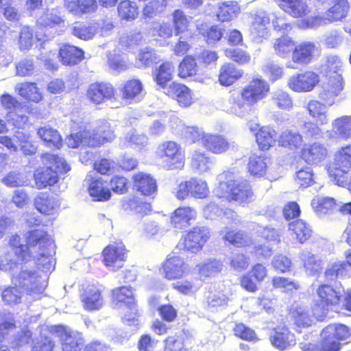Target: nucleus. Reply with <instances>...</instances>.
I'll list each match as a JSON object with an SVG mask.
<instances>
[{"label":"nucleus","instance_id":"f257e3e1","mask_svg":"<svg viewBox=\"0 0 351 351\" xmlns=\"http://www.w3.org/2000/svg\"><path fill=\"white\" fill-rule=\"evenodd\" d=\"M56 251L55 243H8L0 250V271L13 270L21 262L34 258L39 269L51 272L56 263Z\"/></svg>","mask_w":351,"mask_h":351},{"label":"nucleus","instance_id":"f03ea898","mask_svg":"<svg viewBox=\"0 0 351 351\" xmlns=\"http://www.w3.org/2000/svg\"><path fill=\"white\" fill-rule=\"evenodd\" d=\"M269 91V86L265 80L261 77L254 78L241 92L230 95L226 111L243 117L250 114L252 107L265 97Z\"/></svg>","mask_w":351,"mask_h":351},{"label":"nucleus","instance_id":"7ed1b4c3","mask_svg":"<svg viewBox=\"0 0 351 351\" xmlns=\"http://www.w3.org/2000/svg\"><path fill=\"white\" fill-rule=\"evenodd\" d=\"M343 63L341 58L335 55L326 57L325 62L321 65V73L328 79L319 93V97L326 104L332 106L343 89V82L341 76Z\"/></svg>","mask_w":351,"mask_h":351},{"label":"nucleus","instance_id":"20e7f679","mask_svg":"<svg viewBox=\"0 0 351 351\" xmlns=\"http://www.w3.org/2000/svg\"><path fill=\"white\" fill-rule=\"evenodd\" d=\"M219 184L214 193L220 198L232 199L240 204H246L253 198L251 186L246 180H235L232 171H225L217 177Z\"/></svg>","mask_w":351,"mask_h":351},{"label":"nucleus","instance_id":"39448f33","mask_svg":"<svg viewBox=\"0 0 351 351\" xmlns=\"http://www.w3.org/2000/svg\"><path fill=\"white\" fill-rule=\"evenodd\" d=\"M350 10L348 0H334L333 5L322 15H315L301 20V28H317L328 23L341 21L347 16Z\"/></svg>","mask_w":351,"mask_h":351},{"label":"nucleus","instance_id":"423d86ee","mask_svg":"<svg viewBox=\"0 0 351 351\" xmlns=\"http://www.w3.org/2000/svg\"><path fill=\"white\" fill-rule=\"evenodd\" d=\"M14 285L20 287L27 295L38 299L44 292L47 282L43 277L32 270L23 269L13 278Z\"/></svg>","mask_w":351,"mask_h":351},{"label":"nucleus","instance_id":"0eeeda50","mask_svg":"<svg viewBox=\"0 0 351 351\" xmlns=\"http://www.w3.org/2000/svg\"><path fill=\"white\" fill-rule=\"evenodd\" d=\"M321 337V346L324 351H339L340 341L347 339L350 332L343 324H330L323 329Z\"/></svg>","mask_w":351,"mask_h":351},{"label":"nucleus","instance_id":"6e6552de","mask_svg":"<svg viewBox=\"0 0 351 351\" xmlns=\"http://www.w3.org/2000/svg\"><path fill=\"white\" fill-rule=\"evenodd\" d=\"M158 154L167 158L165 167L169 169H182L185 162V154L174 141L164 142L158 146Z\"/></svg>","mask_w":351,"mask_h":351},{"label":"nucleus","instance_id":"1a4fd4ad","mask_svg":"<svg viewBox=\"0 0 351 351\" xmlns=\"http://www.w3.org/2000/svg\"><path fill=\"white\" fill-rule=\"evenodd\" d=\"M319 82V76L313 71H306L291 76L287 81L288 87L294 92H310Z\"/></svg>","mask_w":351,"mask_h":351},{"label":"nucleus","instance_id":"9d476101","mask_svg":"<svg viewBox=\"0 0 351 351\" xmlns=\"http://www.w3.org/2000/svg\"><path fill=\"white\" fill-rule=\"evenodd\" d=\"M104 263L112 271L122 268L127 256V250L123 243H113L108 245L103 250Z\"/></svg>","mask_w":351,"mask_h":351},{"label":"nucleus","instance_id":"9b49d317","mask_svg":"<svg viewBox=\"0 0 351 351\" xmlns=\"http://www.w3.org/2000/svg\"><path fill=\"white\" fill-rule=\"evenodd\" d=\"M342 289L336 287L334 289L331 286L327 285H322L319 287L317 290V295L323 305L324 310L322 313L318 312V308H315L313 311V314L317 318H322L326 315L325 307L328 310V308L336 306L340 301V298L342 295Z\"/></svg>","mask_w":351,"mask_h":351},{"label":"nucleus","instance_id":"f8f14e48","mask_svg":"<svg viewBox=\"0 0 351 351\" xmlns=\"http://www.w3.org/2000/svg\"><path fill=\"white\" fill-rule=\"evenodd\" d=\"M334 165L328 167V174L331 178H337L336 175L348 173L351 169V144L345 145L335 152Z\"/></svg>","mask_w":351,"mask_h":351},{"label":"nucleus","instance_id":"ddd939ff","mask_svg":"<svg viewBox=\"0 0 351 351\" xmlns=\"http://www.w3.org/2000/svg\"><path fill=\"white\" fill-rule=\"evenodd\" d=\"M320 49L314 43L306 41L294 46L291 60L294 63L300 65L309 64L313 58L318 56Z\"/></svg>","mask_w":351,"mask_h":351},{"label":"nucleus","instance_id":"4468645a","mask_svg":"<svg viewBox=\"0 0 351 351\" xmlns=\"http://www.w3.org/2000/svg\"><path fill=\"white\" fill-rule=\"evenodd\" d=\"M51 332L62 341V351H81L83 341L80 333L68 331L61 326H54Z\"/></svg>","mask_w":351,"mask_h":351},{"label":"nucleus","instance_id":"2eb2a0df","mask_svg":"<svg viewBox=\"0 0 351 351\" xmlns=\"http://www.w3.org/2000/svg\"><path fill=\"white\" fill-rule=\"evenodd\" d=\"M171 127L177 134L191 143L201 139L203 141V138L206 135L202 129L196 126H187L176 117L171 119Z\"/></svg>","mask_w":351,"mask_h":351},{"label":"nucleus","instance_id":"dca6fc26","mask_svg":"<svg viewBox=\"0 0 351 351\" xmlns=\"http://www.w3.org/2000/svg\"><path fill=\"white\" fill-rule=\"evenodd\" d=\"M270 18L265 11H258L253 18L250 25V33L256 42H261L269 35Z\"/></svg>","mask_w":351,"mask_h":351},{"label":"nucleus","instance_id":"f3484780","mask_svg":"<svg viewBox=\"0 0 351 351\" xmlns=\"http://www.w3.org/2000/svg\"><path fill=\"white\" fill-rule=\"evenodd\" d=\"M328 155L327 147L319 143L306 145L302 150V158L308 164L317 165Z\"/></svg>","mask_w":351,"mask_h":351},{"label":"nucleus","instance_id":"a211bd4d","mask_svg":"<svg viewBox=\"0 0 351 351\" xmlns=\"http://www.w3.org/2000/svg\"><path fill=\"white\" fill-rule=\"evenodd\" d=\"M165 93L176 99L183 107H188L193 102V93L184 84L173 82L167 88Z\"/></svg>","mask_w":351,"mask_h":351},{"label":"nucleus","instance_id":"6ab92c4d","mask_svg":"<svg viewBox=\"0 0 351 351\" xmlns=\"http://www.w3.org/2000/svg\"><path fill=\"white\" fill-rule=\"evenodd\" d=\"M36 208L44 215H54L58 213L60 203L59 199L47 193H40L34 199Z\"/></svg>","mask_w":351,"mask_h":351},{"label":"nucleus","instance_id":"aec40b11","mask_svg":"<svg viewBox=\"0 0 351 351\" xmlns=\"http://www.w3.org/2000/svg\"><path fill=\"white\" fill-rule=\"evenodd\" d=\"M163 270L166 278L174 280L182 278L186 274L188 268L181 258L170 256L167 258L163 265Z\"/></svg>","mask_w":351,"mask_h":351},{"label":"nucleus","instance_id":"412c9836","mask_svg":"<svg viewBox=\"0 0 351 351\" xmlns=\"http://www.w3.org/2000/svg\"><path fill=\"white\" fill-rule=\"evenodd\" d=\"M114 138V132L108 122L102 121L101 125L93 130L89 136V147H97L106 142L112 141Z\"/></svg>","mask_w":351,"mask_h":351},{"label":"nucleus","instance_id":"4be33fe9","mask_svg":"<svg viewBox=\"0 0 351 351\" xmlns=\"http://www.w3.org/2000/svg\"><path fill=\"white\" fill-rule=\"evenodd\" d=\"M279 6L285 12L295 18H302L311 12L305 0H279Z\"/></svg>","mask_w":351,"mask_h":351},{"label":"nucleus","instance_id":"5701e85b","mask_svg":"<svg viewBox=\"0 0 351 351\" xmlns=\"http://www.w3.org/2000/svg\"><path fill=\"white\" fill-rule=\"evenodd\" d=\"M114 95V89L110 84L94 83L89 86V99L95 104L110 99Z\"/></svg>","mask_w":351,"mask_h":351},{"label":"nucleus","instance_id":"b1692460","mask_svg":"<svg viewBox=\"0 0 351 351\" xmlns=\"http://www.w3.org/2000/svg\"><path fill=\"white\" fill-rule=\"evenodd\" d=\"M122 99L131 101H139L143 96L144 90L139 80H128L120 88Z\"/></svg>","mask_w":351,"mask_h":351},{"label":"nucleus","instance_id":"393cba45","mask_svg":"<svg viewBox=\"0 0 351 351\" xmlns=\"http://www.w3.org/2000/svg\"><path fill=\"white\" fill-rule=\"evenodd\" d=\"M311 206L317 215L322 217L339 210L341 203L332 197H315L311 201Z\"/></svg>","mask_w":351,"mask_h":351},{"label":"nucleus","instance_id":"a878e982","mask_svg":"<svg viewBox=\"0 0 351 351\" xmlns=\"http://www.w3.org/2000/svg\"><path fill=\"white\" fill-rule=\"evenodd\" d=\"M272 345L278 349L285 350L295 344L294 335L286 327L277 328L270 337Z\"/></svg>","mask_w":351,"mask_h":351},{"label":"nucleus","instance_id":"bb28decb","mask_svg":"<svg viewBox=\"0 0 351 351\" xmlns=\"http://www.w3.org/2000/svg\"><path fill=\"white\" fill-rule=\"evenodd\" d=\"M34 180L38 189H45L58 182V172L53 169L52 166L47 165L45 167L36 170L34 173Z\"/></svg>","mask_w":351,"mask_h":351},{"label":"nucleus","instance_id":"cd10ccee","mask_svg":"<svg viewBox=\"0 0 351 351\" xmlns=\"http://www.w3.org/2000/svg\"><path fill=\"white\" fill-rule=\"evenodd\" d=\"M84 51L79 47L68 44L63 45L59 50L61 62L64 65H75L84 57Z\"/></svg>","mask_w":351,"mask_h":351},{"label":"nucleus","instance_id":"c85d7f7f","mask_svg":"<svg viewBox=\"0 0 351 351\" xmlns=\"http://www.w3.org/2000/svg\"><path fill=\"white\" fill-rule=\"evenodd\" d=\"M203 145L214 154H222L230 147L229 141L222 135L206 134L203 138Z\"/></svg>","mask_w":351,"mask_h":351},{"label":"nucleus","instance_id":"c756f323","mask_svg":"<svg viewBox=\"0 0 351 351\" xmlns=\"http://www.w3.org/2000/svg\"><path fill=\"white\" fill-rule=\"evenodd\" d=\"M134 186L144 195H152L156 191V180L147 173L139 172L133 176Z\"/></svg>","mask_w":351,"mask_h":351},{"label":"nucleus","instance_id":"7c9ffc66","mask_svg":"<svg viewBox=\"0 0 351 351\" xmlns=\"http://www.w3.org/2000/svg\"><path fill=\"white\" fill-rule=\"evenodd\" d=\"M243 73V71L237 68L233 64H224L219 71V82L222 86H229L241 78Z\"/></svg>","mask_w":351,"mask_h":351},{"label":"nucleus","instance_id":"2f4dec72","mask_svg":"<svg viewBox=\"0 0 351 351\" xmlns=\"http://www.w3.org/2000/svg\"><path fill=\"white\" fill-rule=\"evenodd\" d=\"M240 12V7L237 2L228 1L219 3L216 15L219 21H230L237 16Z\"/></svg>","mask_w":351,"mask_h":351},{"label":"nucleus","instance_id":"473e14b6","mask_svg":"<svg viewBox=\"0 0 351 351\" xmlns=\"http://www.w3.org/2000/svg\"><path fill=\"white\" fill-rule=\"evenodd\" d=\"M191 165L197 173L208 172L213 167V160L204 152H194L191 156Z\"/></svg>","mask_w":351,"mask_h":351},{"label":"nucleus","instance_id":"72a5a7b5","mask_svg":"<svg viewBox=\"0 0 351 351\" xmlns=\"http://www.w3.org/2000/svg\"><path fill=\"white\" fill-rule=\"evenodd\" d=\"M196 212L191 207H180L177 208L171 216V223L176 228H183L189 224L194 219Z\"/></svg>","mask_w":351,"mask_h":351},{"label":"nucleus","instance_id":"f704fd0d","mask_svg":"<svg viewBox=\"0 0 351 351\" xmlns=\"http://www.w3.org/2000/svg\"><path fill=\"white\" fill-rule=\"evenodd\" d=\"M276 137V131L269 126H263L256 134V142L262 150H267L273 146Z\"/></svg>","mask_w":351,"mask_h":351},{"label":"nucleus","instance_id":"c9c22d12","mask_svg":"<svg viewBox=\"0 0 351 351\" xmlns=\"http://www.w3.org/2000/svg\"><path fill=\"white\" fill-rule=\"evenodd\" d=\"M332 131L330 134L343 139L351 138V116H342L336 119L332 123Z\"/></svg>","mask_w":351,"mask_h":351},{"label":"nucleus","instance_id":"e433bc0d","mask_svg":"<svg viewBox=\"0 0 351 351\" xmlns=\"http://www.w3.org/2000/svg\"><path fill=\"white\" fill-rule=\"evenodd\" d=\"M294 46V41L288 36L275 39L273 44L275 53L282 58H289L291 53H293Z\"/></svg>","mask_w":351,"mask_h":351},{"label":"nucleus","instance_id":"4c0bfd02","mask_svg":"<svg viewBox=\"0 0 351 351\" xmlns=\"http://www.w3.org/2000/svg\"><path fill=\"white\" fill-rule=\"evenodd\" d=\"M38 134L48 147L59 148L62 144V138L59 132L50 126H44L39 128Z\"/></svg>","mask_w":351,"mask_h":351},{"label":"nucleus","instance_id":"58836bf2","mask_svg":"<svg viewBox=\"0 0 351 351\" xmlns=\"http://www.w3.org/2000/svg\"><path fill=\"white\" fill-rule=\"evenodd\" d=\"M223 267L221 261L216 259H208L197 264L195 269L200 278H207L219 272Z\"/></svg>","mask_w":351,"mask_h":351},{"label":"nucleus","instance_id":"ea45409f","mask_svg":"<svg viewBox=\"0 0 351 351\" xmlns=\"http://www.w3.org/2000/svg\"><path fill=\"white\" fill-rule=\"evenodd\" d=\"M89 195L94 201H106L110 199L111 193L110 190L104 186L101 178H97L89 184Z\"/></svg>","mask_w":351,"mask_h":351},{"label":"nucleus","instance_id":"a19ab883","mask_svg":"<svg viewBox=\"0 0 351 351\" xmlns=\"http://www.w3.org/2000/svg\"><path fill=\"white\" fill-rule=\"evenodd\" d=\"M174 66L171 62L162 63L158 69L156 70L155 81L157 84L162 88H165L167 82L173 77L174 73Z\"/></svg>","mask_w":351,"mask_h":351},{"label":"nucleus","instance_id":"79ce46f5","mask_svg":"<svg viewBox=\"0 0 351 351\" xmlns=\"http://www.w3.org/2000/svg\"><path fill=\"white\" fill-rule=\"evenodd\" d=\"M301 258L303 261L306 271L308 275L315 276L322 271V260L315 254L305 252L301 254Z\"/></svg>","mask_w":351,"mask_h":351},{"label":"nucleus","instance_id":"37998d69","mask_svg":"<svg viewBox=\"0 0 351 351\" xmlns=\"http://www.w3.org/2000/svg\"><path fill=\"white\" fill-rule=\"evenodd\" d=\"M269 162L266 157L253 155L249 159L248 170L254 176L262 177L266 173Z\"/></svg>","mask_w":351,"mask_h":351},{"label":"nucleus","instance_id":"c03bdc74","mask_svg":"<svg viewBox=\"0 0 351 351\" xmlns=\"http://www.w3.org/2000/svg\"><path fill=\"white\" fill-rule=\"evenodd\" d=\"M16 89L18 93L25 99L36 103L41 99V95L34 83L19 84L16 85Z\"/></svg>","mask_w":351,"mask_h":351},{"label":"nucleus","instance_id":"a18cd8bd","mask_svg":"<svg viewBox=\"0 0 351 351\" xmlns=\"http://www.w3.org/2000/svg\"><path fill=\"white\" fill-rule=\"evenodd\" d=\"M119 16L125 21H132L138 14V8L135 2L130 1H122L117 7Z\"/></svg>","mask_w":351,"mask_h":351},{"label":"nucleus","instance_id":"49530a36","mask_svg":"<svg viewBox=\"0 0 351 351\" xmlns=\"http://www.w3.org/2000/svg\"><path fill=\"white\" fill-rule=\"evenodd\" d=\"M43 162L48 166H52L58 173H66L70 170L69 165L64 158L54 154L46 153L42 156Z\"/></svg>","mask_w":351,"mask_h":351},{"label":"nucleus","instance_id":"de8ad7c7","mask_svg":"<svg viewBox=\"0 0 351 351\" xmlns=\"http://www.w3.org/2000/svg\"><path fill=\"white\" fill-rule=\"evenodd\" d=\"M289 230L295 234L293 239L299 241H305L311 237L312 231L310 227L302 220H297L289 223Z\"/></svg>","mask_w":351,"mask_h":351},{"label":"nucleus","instance_id":"09e8293b","mask_svg":"<svg viewBox=\"0 0 351 351\" xmlns=\"http://www.w3.org/2000/svg\"><path fill=\"white\" fill-rule=\"evenodd\" d=\"M302 141V136L299 132L289 129L282 132L279 139V143L282 146L295 148L300 147Z\"/></svg>","mask_w":351,"mask_h":351},{"label":"nucleus","instance_id":"8fccbe9b","mask_svg":"<svg viewBox=\"0 0 351 351\" xmlns=\"http://www.w3.org/2000/svg\"><path fill=\"white\" fill-rule=\"evenodd\" d=\"M183 237L184 241H207L210 237V232L207 227L196 226L187 231Z\"/></svg>","mask_w":351,"mask_h":351},{"label":"nucleus","instance_id":"3c124183","mask_svg":"<svg viewBox=\"0 0 351 351\" xmlns=\"http://www.w3.org/2000/svg\"><path fill=\"white\" fill-rule=\"evenodd\" d=\"M307 109L309 114L315 118L317 122L321 124L328 123L326 108L324 105L318 101L312 100L308 104Z\"/></svg>","mask_w":351,"mask_h":351},{"label":"nucleus","instance_id":"603ef678","mask_svg":"<svg viewBox=\"0 0 351 351\" xmlns=\"http://www.w3.org/2000/svg\"><path fill=\"white\" fill-rule=\"evenodd\" d=\"M191 195L195 198H205L209 193L207 182L197 178L189 179Z\"/></svg>","mask_w":351,"mask_h":351},{"label":"nucleus","instance_id":"864d4df0","mask_svg":"<svg viewBox=\"0 0 351 351\" xmlns=\"http://www.w3.org/2000/svg\"><path fill=\"white\" fill-rule=\"evenodd\" d=\"M114 302L123 303L125 306L135 304L133 291L130 287H121L112 291Z\"/></svg>","mask_w":351,"mask_h":351},{"label":"nucleus","instance_id":"5fc2aeb1","mask_svg":"<svg viewBox=\"0 0 351 351\" xmlns=\"http://www.w3.org/2000/svg\"><path fill=\"white\" fill-rule=\"evenodd\" d=\"M25 294L19 287L14 286L5 289L1 294L4 302L9 305H16L21 302L22 298Z\"/></svg>","mask_w":351,"mask_h":351},{"label":"nucleus","instance_id":"6e6d98bb","mask_svg":"<svg viewBox=\"0 0 351 351\" xmlns=\"http://www.w3.org/2000/svg\"><path fill=\"white\" fill-rule=\"evenodd\" d=\"M272 102L280 109L289 110L293 107V101L286 91L277 90L272 93Z\"/></svg>","mask_w":351,"mask_h":351},{"label":"nucleus","instance_id":"4d7b16f0","mask_svg":"<svg viewBox=\"0 0 351 351\" xmlns=\"http://www.w3.org/2000/svg\"><path fill=\"white\" fill-rule=\"evenodd\" d=\"M145 5L143 14L147 18H153L165 10L167 4V0H148Z\"/></svg>","mask_w":351,"mask_h":351},{"label":"nucleus","instance_id":"13d9d810","mask_svg":"<svg viewBox=\"0 0 351 351\" xmlns=\"http://www.w3.org/2000/svg\"><path fill=\"white\" fill-rule=\"evenodd\" d=\"M197 71V66L195 59L191 56H186L179 65L178 75L185 78L195 75Z\"/></svg>","mask_w":351,"mask_h":351},{"label":"nucleus","instance_id":"bf43d9fd","mask_svg":"<svg viewBox=\"0 0 351 351\" xmlns=\"http://www.w3.org/2000/svg\"><path fill=\"white\" fill-rule=\"evenodd\" d=\"M15 326L14 315L10 312L0 311V341H2L4 335Z\"/></svg>","mask_w":351,"mask_h":351},{"label":"nucleus","instance_id":"052dcab7","mask_svg":"<svg viewBox=\"0 0 351 351\" xmlns=\"http://www.w3.org/2000/svg\"><path fill=\"white\" fill-rule=\"evenodd\" d=\"M136 60L138 66H149L159 61L160 58L154 50L146 47L140 51Z\"/></svg>","mask_w":351,"mask_h":351},{"label":"nucleus","instance_id":"680f3d73","mask_svg":"<svg viewBox=\"0 0 351 351\" xmlns=\"http://www.w3.org/2000/svg\"><path fill=\"white\" fill-rule=\"evenodd\" d=\"M225 55L239 64H247L251 60V56L248 53L239 48L227 49L225 50Z\"/></svg>","mask_w":351,"mask_h":351},{"label":"nucleus","instance_id":"e2e57ef3","mask_svg":"<svg viewBox=\"0 0 351 351\" xmlns=\"http://www.w3.org/2000/svg\"><path fill=\"white\" fill-rule=\"evenodd\" d=\"M64 23L62 18L53 11H47L38 20V23L45 27H54Z\"/></svg>","mask_w":351,"mask_h":351},{"label":"nucleus","instance_id":"0e129e2a","mask_svg":"<svg viewBox=\"0 0 351 351\" xmlns=\"http://www.w3.org/2000/svg\"><path fill=\"white\" fill-rule=\"evenodd\" d=\"M2 182L8 187L23 186L27 182L23 175L17 171H12L3 177Z\"/></svg>","mask_w":351,"mask_h":351},{"label":"nucleus","instance_id":"69168bd1","mask_svg":"<svg viewBox=\"0 0 351 351\" xmlns=\"http://www.w3.org/2000/svg\"><path fill=\"white\" fill-rule=\"evenodd\" d=\"M67 10L75 15H82L88 10V0H64Z\"/></svg>","mask_w":351,"mask_h":351},{"label":"nucleus","instance_id":"338daca9","mask_svg":"<svg viewBox=\"0 0 351 351\" xmlns=\"http://www.w3.org/2000/svg\"><path fill=\"white\" fill-rule=\"evenodd\" d=\"M263 71L273 81L280 79L284 74L283 68L271 61L267 62L263 65Z\"/></svg>","mask_w":351,"mask_h":351},{"label":"nucleus","instance_id":"774afa93","mask_svg":"<svg viewBox=\"0 0 351 351\" xmlns=\"http://www.w3.org/2000/svg\"><path fill=\"white\" fill-rule=\"evenodd\" d=\"M173 23L177 34L187 29L189 24V19L180 10H175L173 13Z\"/></svg>","mask_w":351,"mask_h":351}]
</instances>
